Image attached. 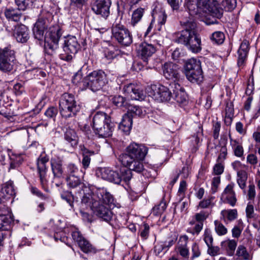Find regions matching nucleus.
Listing matches in <instances>:
<instances>
[{
    "instance_id": "obj_21",
    "label": "nucleus",
    "mask_w": 260,
    "mask_h": 260,
    "mask_svg": "<svg viewBox=\"0 0 260 260\" xmlns=\"http://www.w3.org/2000/svg\"><path fill=\"white\" fill-rule=\"evenodd\" d=\"M170 86L174 95V99L180 104H185L186 102L187 95L184 89L178 82H171Z\"/></svg>"
},
{
    "instance_id": "obj_38",
    "label": "nucleus",
    "mask_w": 260,
    "mask_h": 260,
    "mask_svg": "<svg viewBox=\"0 0 260 260\" xmlns=\"http://www.w3.org/2000/svg\"><path fill=\"white\" fill-rule=\"evenodd\" d=\"M146 6L145 5L144 8H138L133 12L130 22V24L133 27H135L141 20Z\"/></svg>"
},
{
    "instance_id": "obj_31",
    "label": "nucleus",
    "mask_w": 260,
    "mask_h": 260,
    "mask_svg": "<svg viewBox=\"0 0 260 260\" xmlns=\"http://www.w3.org/2000/svg\"><path fill=\"white\" fill-rule=\"evenodd\" d=\"M61 35V29L58 26H53L47 32L45 40L58 43Z\"/></svg>"
},
{
    "instance_id": "obj_25",
    "label": "nucleus",
    "mask_w": 260,
    "mask_h": 260,
    "mask_svg": "<svg viewBox=\"0 0 260 260\" xmlns=\"http://www.w3.org/2000/svg\"><path fill=\"white\" fill-rule=\"evenodd\" d=\"M100 129H98L95 133L99 137L107 138L112 136L114 126L110 117L106 120V122H104L102 126H100Z\"/></svg>"
},
{
    "instance_id": "obj_64",
    "label": "nucleus",
    "mask_w": 260,
    "mask_h": 260,
    "mask_svg": "<svg viewBox=\"0 0 260 260\" xmlns=\"http://www.w3.org/2000/svg\"><path fill=\"white\" fill-rule=\"evenodd\" d=\"M208 248L207 253L211 256H214L219 255L220 253V249L218 246L212 245Z\"/></svg>"
},
{
    "instance_id": "obj_55",
    "label": "nucleus",
    "mask_w": 260,
    "mask_h": 260,
    "mask_svg": "<svg viewBox=\"0 0 260 260\" xmlns=\"http://www.w3.org/2000/svg\"><path fill=\"white\" fill-rule=\"evenodd\" d=\"M166 207V203L161 201L158 205L155 206L152 208L151 213L155 216H158L164 212Z\"/></svg>"
},
{
    "instance_id": "obj_47",
    "label": "nucleus",
    "mask_w": 260,
    "mask_h": 260,
    "mask_svg": "<svg viewBox=\"0 0 260 260\" xmlns=\"http://www.w3.org/2000/svg\"><path fill=\"white\" fill-rule=\"evenodd\" d=\"M85 81V77L82 78V76L81 72H78L74 76L72 79V82L74 84L79 86L80 88L83 89L87 88V86L84 85V82Z\"/></svg>"
},
{
    "instance_id": "obj_46",
    "label": "nucleus",
    "mask_w": 260,
    "mask_h": 260,
    "mask_svg": "<svg viewBox=\"0 0 260 260\" xmlns=\"http://www.w3.org/2000/svg\"><path fill=\"white\" fill-rule=\"evenodd\" d=\"M225 36L223 32L220 31H217L213 32L210 37L211 41L216 44H221L223 43Z\"/></svg>"
},
{
    "instance_id": "obj_26",
    "label": "nucleus",
    "mask_w": 260,
    "mask_h": 260,
    "mask_svg": "<svg viewBox=\"0 0 260 260\" xmlns=\"http://www.w3.org/2000/svg\"><path fill=\"white\" fill-rule=\"evenodd\" d=\"M249 43L247 40H244L238 50V58L237 64L239 67L244 65L249 51Z\"/></svg>"
},
{
    "instance_id": "obj_28",
    "label": "nucleus",
    "mask_w": 260,
    "mask_h": 260,
    "mask_svg": "<svg viewBox=\"0 0 260 260\" xmlns=\"http://www.w3.org/2000/svg\"><path fill=\"white\" fill-rule=\"evenodd\" d=\"M109 118V117L104 112H98L94 114L91 123L94 133L98 129H100V126H102L104 122H106V120Z\"/></svg>"
},
{
    "instance_id": "obj_14",
    "label": "nucleus",
    "mask_w": 260,
    "mask_h": 260,
    "mask_svg": "<svg viewBox=\"0 0 260 260\" xmlns=\"http://www.w3.org/2000/svg\"><path fill=\"white\" fill-rule=\"evenodd\" d=\"M51 169L54 176L52 183L58 187L61 184L63 176L62 168L63 161L60 158L53 159L51 160Z\"/></svg>"
},
{
    "instance_id": "obj_9",
    "label": "nucleus",
    "mask_w": 260,
    "mask_h": 260,
    "mask_svg": "<svg viewBox=\"0 0 260 260\" xmlns=\"http://www.w3.org/2000/svg\"><path fill=\"white\" fill-rule=\"evenodd\" d=\"M80 48V45L76 37L69 36L64 40L63 46L64 53L60 54L59 58L63 60L70 61Z\"/></svg>"
},
{
    "instance_id": "obj_7",
    "label": "nucleus",
    "mask_w": 260,
    "mask_h": 260,
    "mask_svg": "<svg viewBox=\"0 0 260 260\" xmlns=\"http://www.w3.org/2000/svg\"><path fill=\"white\" fill-rule=\"evenodd\" d=\"M112 37L120 44L128 46L133 42V36L129 30L121 22H115L111 28Z\"/></svg>"
},
{
    "instance_id": "obj_36",
    "label": "nucleus",
    "mask_w": 260,
    "mask_h": 260,
    "mask_svg": "<svg viewBox=\"0 0 260 260\" xmlns=\"http://www.w3.org/2000/svg\"><path fill=\"white\" fill-rule=\"evenodd\" d=\"M21 10L14 9L13 8H7L5 10L4 14L7 19L14 21H18L21 17V13L20 12Z\"/></svg>"
},
{
    "instance_id": "obj_12",
    "label": "nucleus",
    "mask_w": 260,
    "mask_h": 260,
    "mask_svg": "<svg viewBox=\"0 0 260 260\" xmlns=\"http://www.w3.org/2000/svg\"><path fill=\"white\" fill-rule=\"evenodd\" d=\"M49 161L48 157L45 154H41L37 159V170L39 175L40 183L43 188L46 190L48 180L46 178L47 168L46 164Z\"/></svg>"
},
{
    "instance_id": "obj_39",
    "label": "nucleus",
    "mask_w": 260,
    "mask_h": 260,
    "mask_svg": "<svg viewBox=\"0 0 260 260\" xmlns=\"http://www.w3.org/2000/svg\"><path fill=\"white\" fill-rule=\"evenodd\" d=\"M127 109L128 111L126 114H129L132 118L134 116H143L146 114V110L140 106L129 105Z\"/></svg>"
},
{
    "instance_id": "obj_30",
    "label": "nucleus",
    "mask_w": 260,
    "mask_h": 260,
    "mask_svg": "<svg viewBox=\"0 0 260 260\" xmlns=\"http://www.w3.org/2000/svg\"><path fill=\"white\" fill-rule=\"evenodd\" d=\"M230 145L234 154L237 157H242L244 155V148L242 143L239 140L233 139L231 135H229Z\"/></svg>"
},
{
    "instance_id": "obj_4",
    "label": "nucleus",
    "mask_w": 260,
    "mask_h": 260,
    "mask_svg": "<svg viewBox=\"0 0 260 260\" xmlns=\"http://www.w3.org/2000/svg\"><path fill=\"white\" fill-rule=\"evenodd\" d=\"M175 42L185 45L193 53H198L202 50L201 40L197 34L186 31L177 33Z\"/></svg>"
},
{
    "instance_id": "obj_44",
    "label": "nucleus",
    "mask_w": 260,
    "mask_h": 260,
    "mask_svg": "<svg viewBox=\"0 0 260 260\" xmlns=\"http://www.w3.org/2000/svg\"><path fill=\"white\" fill-rule=\"evenodd\" d=\"M182 25L184 26V29L179 33H182L184 31L187 32H193V34H197L195 30L196 28V24L192 20H187L186 21H181Z\"/></svg>"
},
{
    "instance_id": "obj_23",
    "label": "nucleus",
    "mask_w": 260,
    "mask_h": 260,
    "mask_svg": "<svg viewBox=\"0 0 260 260\" xmlns=\"http://www.w3.org/2000/svg\"><path fill=\"white\" fill-rule=\"evenodd\" d=\"M13 36L17 42L25 43L29 38L28 29L24 25H18L15 27Z\"/></svg>"
},
{
    "instance_id": "obj_19",
    "label": "nucleus",
    "mask_w": 260,
    "mask_h": 260,
    "mask_svg": "<svg viewBox=\"0 0 260 260\" xmlns=\"http://www.w3.org/2000/svg\"><path fill=\"white\" fill-rule=\"evenodd\" d=\"M234 186L233 183L228 184L220 197V201L222 203L228 204L232 207H234L237 201L236 192L234 189Z\"/></svg>"
},
{
    "instance_id": "obj_20",
    "label": "nucleus",
    "mask_w": 260,
    "mask_h": 260,
    "mask_svg": "<svg viewBox=\"0 0 260 260\" xmlns=\"http://www.w3.org/2000/svg\"><path fill=\"white\" fill-rule=\"evenodd\" d=\"M94 197L100 204L111 206L114 205V199L113 196L105 188H99L95 191Z\"/></svg>"
},
{
    "instance_id": "obj_35",
    "label": "nucleus",
    "mask_w": 260,
    "mask_h": 260,
    "mask_svg": "<svg viewBox=\"0 0 260 260\" xmlns=\"http://www.w3.org/2000/svg\"><path fill=\"white\" fill-rule=\"evenodd\" d=\"M81 152L83 157L82 160V165L84 169H86L89 166L90 164V156L94 155V152L89 150L84 146H81Z\"/></svg>"
},
{
    "instance_id": "obj_27",
    "label": "nucleus",
    "mask_w": 260,
    "mask_h": 260,
    "mask_svg": "<svg viewBox=\"0 0 260 260\" xmlns=\"http://www.w3.org/2000/svg\"><path fill=\"white\" fill-rule=\"evenodd\" d=\"M81 198V203L85 205L92 206V202L98 201L96 197H94L95 192L93 193L89 188V190H85L84 188L78 191L77 193Z\"/></svg>"
},
{
    "instance_id": "obj_63",
    "label": "nucleus",
    "mask_w": 260,
    "mask_h": 260,
    "mask_svg": "<svg viewBox=\"0 0 260 260\" xmlns=\"http://www.w3.org/2000/svg\"><path fill=\"white\" fill-rule=\"evenodd\" d=\"M188 238L186 235H182L179 237L176 247H187Z\"/></svg>"
},
{
    "instance_id": "obj_50",
    "label": "nucleus",
    "mask_w": 260,
    "mask_h": 260,
    "mask_svg": "<svg viewBox=\"0 0 260 260\" xmlns=\"http://www.w3.org/2000/svg\"><path fill=\"white\" fill-rule=\"evenodd\" d=\"M218 3H220L226 11L232 10L236 6V0H219Z\"/></svg>"
},
{
    "instance_id": "obj_42",
    "label": "nucleus",
    "mask_w": 260,
    "mask_h": 260,
    "mask_svg": "<svg viewBox=\"0 0 260 260\" xmlns=\"http://www.w3.org/2000/svg\"><path fill=\"white\" fill-rule=\"evenodd\" d=\"M67 177H71L81 176V172L78 168L74 164L71 163L67 166Z\"/></svg>"
},
{
    "instance_id": "obj_2",
    "label": "nucleus",
    "mask_w": 260,
    "mask_h": 260,
    "mask_svg": "<svg viewBox=\"0 0 260 260\" xmlns=\"http://www.w3.org/2000/svg\"><path fill=\"white\" fill-rule=\"evenodd\" d=\"M59 109L61 116L68 118L75 116L80 111V107L73 94L64 93L60 98Z\"/></svg>"
},
{
    "instance_id": "obj_59",
    "label": "nucleus",
    "mask_w": 260,
    "mask_h": 260,
    "mask_svg": "<svg viewBox=\"0 0 260 260\" xmlns=\"http://www.w3.org/2000/svg\"><path fill=\"white\" fill-rule=\"evenodd\" d=\"M177 239V237L176 235H172L170 237H168L166 241L162 242L163 246L166 249L169 248L174 244Z\"/></svg>"
},
{
    "instance_id": "obj_13",
    "label": "nucleus",
    "mask_w": 260,
    "mask_h": 260,
    "mask_svg": "<svg viewBox=\"0 0 260 260\" xmlns=\"http://www.w3.org/2000/svg\"><path fill=\"white\" fill-rule=\"evenodd\" d=\"M111 206L100 204L99 201L92 202L91 208L94 214L106 221H109L112 217V212L110 209Z\"/></svg>"
},
{
    "instance_id": "obj_3",
    "label": "nucleus",
    "mask_w": 260,
    "mask_h": 260,
    "mask_svg": "<svg viewBox=\"0 0 260 260\" xmlns=\"http://www.w3.org/2000/svg\"><path fill=\"white\" fill-rule=\"evenodd\" d=\"M16 52L11 46L0 48V71L7 74H12L15 71Z\"/></svg>"
},
{
    "instance_id": "obj_8",
    "label": "nucleus",
    "mask_w": 260,
    "mask_h": 260,
    "mask_svg": "<svg viewBox=\"0 0 260 260\" xmlns=\"http://www.w3.org/2000/svg\"><path fill=\"white\" fill-rule=\"evenodd\" d=\"M157 37V35H152L150 37L149 42H144L138 47V54L144 61L147 62L149 58L156 52L157 46L159 45Z\"/></svg>"
},
{
    "instance_id": "obj_40",
    "label": "nucleus",
    "mask_w": 260,
    "mask_h": 260,
    "mask_svg": "<svg viewBox=\"0 0 260 260\" xmlns=\"http://www.w3.org/2000/svg\"><path fill=\"white\" fill-rule=\"evenodd\" d=\"M13 222L12 216L0 215V230L3 231L9 230L11 224Z\"/></svg>"
},
{
    "instance_id": "obj_16",
    "label": "nucleus",
    "mask_w": 260,
    "mask_h": 260,
    "mask_svg": "<svg viewBox=\"0 0 260 260\" xmlns=\"http://www.w3.org/2000/svg\"><path fill=\"white\" fill-rule=\"evenodd\" d=\"M123 90L125 96L132 100L142 101L145 98L144 91L133 84L124 85Z\"/></svg>"
},
{
    "instance_id": "obj_5",
    "label": "nucleus",
    "mask_w": 260,
    "mask_h": 260,
    "mask_svg": "<svg viewBox=\"0 0 260 260\" xmlns=\"http://www.w3.org/2000/svg\"><path fill=\"white\" fill-rule=\"evenodd\" d=\"M185 73L187 79L193 83H201L203 80V71L200 60L192 58L185 65Z\"/></svg>"
},
{
    "instance_id": "obj_54",
    "label": "nucleus",
    "mask_w": 260,
    "mask_h": 260,
    "mask_svg": "<svg viewBox=\"0 0 260 260\" xmlns=\"http://www.w3.org/2000/svg\"><path fill=\"white\" fill-rule=\"evenodd\" d=\"M214 199V197L212 196H211L207 199H204L200 202L199 204V207L201 209L213 207L214 206V204L213 203Z\"/></svg>"
},
{
    "instance_id": "obj_51",
    "label": "nucleus",
    "mask_w": 260,
    "mask_h": 260,
    "mask_svg": "<svg viewBox=\"0 0 260 260\" xmlns=\"http://www.w3.org/2000/svg\"><path fill=\"white\" fill-rule=\"evenodd\" d=\"M243 222L241 219L238 221L237 225H235L232 230V236L235 238H238L243 231Z\"/></svg>"
},
{
    "instance_id": "obj_53",
    "label": "nucleus",
    "mask_w": 260,
    "mask_h": 260,
    "mask_svg": "<svg viewBox=\"0 0 260 260\" xmlns=\"http://www.w3.org/2000/svg\"><path fill=\"white\" fill-rule=\"evenodd\" d=\"M199 0H185V5L189 12L198 13V2Z\"/></svg>"
},
{
    "instance_id": "obj_34",
    "label": "nucleus",
    "mask_w": 260,
    "mask_h": 260,
    "mask_svg": "<svg viewBox=\"0 0 260 260\" xmlns=\"http://www.w3.org/2000/svg\"><path fill=\"white\" fill-rule=\"evenodd\" d=\"M64 139L73 147L76 146L78 142V137L74 129L68 128L64 132Z\"/></svg>"
},
{
    "instance_id": "obj_1",
    "label": "nucleus",
    "mask_w": 260,
    "mask_h": 260,
    "mask_svg": "<svg viewBox=\"0 0 260 260\" xmlns=\"http://www.w3.org/2000/svg\"><path fill=\"white\" fill-rule=\"evenodd\" d=\"M148 152V148L143 144L131 143L125 152L119 156L122 165L138 173L144 170L143 160Z\"/></svg>"
},
{
    "instance_id": "obj_43",
    "label": "nucleus",
    "mask_w": 260,
    "mask_h": 260,
    "mask_svg": "<svg viewBox=\"0 0 260 260\" xmlns=\"http://www.w3.org/2000/svg\"><path fill=\"white\" fill-rule=\"evenodd\" d=\"M112 102L117 107H124L126 109L128 107L129 104L126 99L119 95H115L112 98Z\"/></svg>"
},
{
    "instance_id": "obj_10",
    "label": "nucleus",
    "mask_w": 260,
    "mask_h": 260,
    "mask_svg": "<svg viewBox=\"0 0 260 260\" xmlns=\"http://www.w3.org/2000/svg\"><path fill=\"white\" fill-rule=\"evenodd\" d=\"M172 91L170 87L160 84L151 85L147 89L148 95L158 102L170 101L172 97Z\"/></svg>"
},
{
    "instance_id": "obj_52",
    "label": "nucleus",
    "mask_w": 260,
    "mask_h": 260,
    "mask_svg": "<svg viewBox=\"0 0 260 260\" xmlns=\"http://www.w3.org/2000/svg\"><path fill=\"white\" fill-rule=\"evenodd\" d=\"M215 230L218 236L225 235L228 233V229L218 220L214 221Z\"/></svg>"
},
{
    "instance_id": "obj_61",
    "label": "nucleus",
    "mask_w": 260,
    "mask_h": 260,
    "mask_svg": "<svg viewBox=\"0 0 260 260\" xmlns=\"http://www.w3.org/2000/svg\"><path fill=\"white\" fill-rule=\"evenodd\" d=\"M58 113V110L55 107L48 108L45 113V115L49 118L54 119Z\"/></svg>"
},
{
    "instance_id": "obj_60",
    "label": "nucleus",
    "mask_w": 260,
    "mask_h": 260,
    "mask_svg": "<svg viewBox=\"0 0 260 260\" xmlns=\"http://www.w3.org/2000/svg\"><path fill=\"white\" fill-rule=\"evenodd\" d=\"M61 198L63 200H65L71 207L73 206V196L71 192L66 191L61 194Z\"/></svg>"
},
{
    "instance_id": "obj_17",
    "label": "nucleus",
    "mask_w": 260,
    "mask_h": 260,
    "mask_svg": "<svg viewBox=\"0 0 260 260\" xmlns=\"http://www.w3.org/2000/svg\"><path fill=\"white\" fill-rule=\"evenodd\" d=\"M96 175L98 177L114 182L116 184H120V180L118 176V172L114 171L109 168H100L96 170Z\"/></svg>"
},
{
    "instance_id": "obj_37",
    "label": "nucleus",
    "mask_w": 260,
    "mask_h": 260,
    "mask_svg": "<svg viewBox=\"0 0 260 260\" xmlns=\"http://www.w3.org/2000/svg\"><path fill=\"white\" fill-rule=\"evenodd\" d=\"M221 215L223 220L226 223L236 219L238 217L237 209L223 210L221 211Z\"/></svg>"
},
{
    "instance_id": "obj_11",
    "label": "nucleus",
    "mask_w": 260,
    "mask_h": 260,
    "mask_svg": "<svg viewBox=\"0 0 260 260\" xmlns=\"http://www.w3.org/2000/svg\"><path fill=\"white\" fill-rule=\"evenodd\" d=\"M198 3V13L203 11L217 18H220L222 16L223 10L219 7L218 1L199 0Z\"/></svg>"
},
{
    "instance_id": "obj_41",
    "label": "nucleus",
    "mask_w": 260,
    "mask_h": 260,
    "mask_svg": "<svg viewBox=\"0 0 260 260\" xmlns=\"http://www.w3.org/2000/svg\"><path fill=\"white\" fill-rule=\"evenodd\" d=\"M132 171L133 170H131L129 168L120 169V173H118V177L120 180V182L123 181L125 183H128L132 177Z\"/></svg>"
},
{
    "instance_id": "obj_49",
    "label": "nucleus",
    "mask_w": 260,
    "mask_h": 260,
    "mask_svg": "<svg viewBox=\"0 0 260 260\" xmlns=\"http://www.w3.org/2000/svg\"><path fill=\"white\" fill-rule=\"evenodd\" d=\"M45 43V50L46 52L49 55H52L58 47V43L52 42L51 41H46Z\"/></svg>"
},
{
    "instance_id": "obj_56",
    "label": "nucleus",
    "mask_w": 260,
    "mask_h": 260,
    "mask_svg": "<svg viewBox=\"0 0 260 260\" xmlns=\"http://www.w3.org/2000/svg\"><path fill=\"white\" fill-rule=\"evenodd\" d=\"M236 255L243 259H248L249 256L246 248L243 245H239L236 251Z\"/></svg>"
},
{
    "instance_id": "obj_45",
    "label": "nucleus",
    "mask_w": 260,
    "mask_h": 260,
    "mask_svg": "<svg viewBox=\"0 0 260 260\" xmlns=\"http://www.w3.org/2000/svg\"><path fill=\"white\" fill-rule=\"evenodd\" d=\"M247 179V177L245 172L243 171H239L237 172V182L242 189L245 190L246 187V183ZM245 190H244V192Z\"/></svg>"
},
{
    "instance_id": "obj_57",
    "label": "nucleus",
    "mask_w": 260,
    "mask_h": 260,
    "mask_svg": "<svg viewBox=\"0 0 260 260\" xmlns=\"http://www.w3.org/2000/svg\"><path fill=\"white\" fill-rule=\"evenodd\" d=\"M155 17L158 18V22L160 25H164L166 22L167 16L164 11H160L158 12H155L153 14Z\"/></svg>"
},
{
    "instance_id": "obj_6",
    "label": "nucleus",
    "mask_w": 260,
    "mask_h": 260,
    "mask_svg": "<svg viewBox=\"0 0 260 260\" xmlns=\"http://www.w3.org/2000/svg\"><path fill=\"white\" fill-rule=\"evenodd\" d=\"M107 83V75L101 70L94 71L85 77L84 85L93 91L101 89Z\"/></svg>"
},
{
    "instance_id": "obj_24",
    "label": "nucleus",
    "mask_w": 260,
    "mask_h": 260,
    "mask_svg": "<svg viewBox=\"0 0 260 260\" xmlns=\"http://www.w3.org/2000/svg\"><path fill=\"white\" fill-rule=\"evenodd\" d=\"M66 181L68 187L70 189H75L78 191L84 188L85 190H89V187L82 181L81 176L71 177H66Z\"/></svg>"
},
{
    "instance_id": "obj_58",
    "label": "nucleus",
    "mask_w": 260,
    "mask_h": 260,
    "mask_svg": "<svg viewBox=\"0 0 260 260\" xmlns=\"http://www.w3.org/2000/svg\"><path fill=\"white\" fill-rule=\"evenodd\" d=\"M204 240L208 247L213 245V239L211 231L205 229L204 234Z\"/></svg>"
},
{
    "instance_id": "obj_32",
    "label": "nucleus",
    "mask_w": 260,
    "mask_h": 260,
    "mask_svg": "<svg viewBox=\"0 0 260 260\" xmlns=\"http://www.w3.org/2000/svg\"><path fill=\"white\" fill-rule=\"evenodd\" d=\"M2 197L4 199H10L16 194V190L14 183L12 181L9 180L6 182L2 188L1 192Z\"/></svg>"
},
{
    "instance_id": "obj_15",
    "label": "nucleus",
    "mask_w": 260,
    "mask_h": 260,
    "mask_svg": "<svg viewBox=\"0 0 260 260\" xmlns=\"http://www.w3.org/2000/svg\"><path fill=\"white\" fill-rule=\"evenodd\" d=\"M164 76L168 80H172L173 82H177L180 78L179 68L178 65L173 62H166L162 66Z\"/></svg>"
},
{
    "instance_id": "obj_22",
    "label": "nucleus",
    "mask_w": 260,
    "mask_h": 260,
    "mask_svg": "<svg viewBox=\"0 0 260 260\" xmlns=\"http://www.w3.org/2000/svg\"><path fill=\"white\" fill-rule=\"evenodd\" d=\"M46 21L47 20L44 18H39L35 24L32 29L35 38L39 41L45 39L44 31L47 27Z\"/></svg>"
},
{
    "instance_id": "obj_33",
    "label": "nucleus",
    "mask_w": 260,
    "mask_h": 260,
    "mask_svg": "<svg viewBox=\"0 0 260 260\" xmlns=\"http://www.w3.org/2000/svg\"><path fill=\"white\" fill-rule=\"evenodd\" d=\"M78 245L83 252L87 254H94L98 251L96 248L85 238L80 241Z\"/></svg>"
},
{
    "instance_id": "obj_48",
    "label": "nucleus",
    "mask_w": 260,
    "mask_h": 260,
    "mask_svg": "<svg viewBox=\"0 0 260 260\" xmlns=\"http://www.w3.org/2000/svg\"><path fill=\"white\" fill-rule=\"evenodd\" d=\"M36 0H15L18 10L25 11L30 7Z\"/></svg>"
},
{
    "instance_id": "obj_18",
    "label": "nucleus",
    "mask_w": 260,
    "mask_h": 260,
    "mask_svg": "<svg viewBox=\"0 0 260 260\" xmlns=\"http://www.w3.org/2000/svg\"><path fill=\"white\" fill-rule=\"evenodd\" d=\"M111 5V0H95L92 7V10L96 14L107 18L110 14Z\"/></svg>"
},
{
    "instance_id": "obj_29",
    "label": "nucleus",
    "mask_w": 260,
    "mask_h": 260,
    "mask_svg": "<svg viewBox=\"0 0 260 260\" xmlns=\"http://www.w3.org/2000/svg\"><path fill=\"white\" fill-rule=\"evenodd\" d=\"M133 119L129 114H124L119 125V129L126 135L129 134L132 127Z\"/></svg>"
},
{
    "instance_id": "obj_62",
    "label": "nucleus",
    "mask_w": 260,
    "mask_h": 260,
    "mask_svg": "<svg viewBox=\"0 0 260 260\" xmlns=\"http://www.w3.org/2000/svg\"><path fill=\"white\" fill-rule=\"evenodd\" d=\"M209 214L208 212L202 211L199 213H196L194 215V218L199 223H203V221L205 220L208 217Z\"/></svg>"
}]
</instances>
